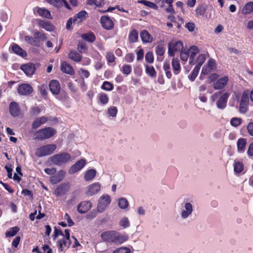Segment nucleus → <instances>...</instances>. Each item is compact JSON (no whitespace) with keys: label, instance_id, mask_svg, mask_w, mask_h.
I'll return each instance as SVG.
<instances>
[{"label":"nucleus","instance_id":"nucleus-1","mask_svg":"<svg viewBox=\"0 0 253 253\" xmlns=\"http://www.w3.org/2000/svg\"><path fill=\"white\" fill-rule=\"evenodd\" d=\"M101 238L103 241L107 243L115 245L122 244L128 239L127 235L121 234L120 233L114 231H107L101 234Z\"/></svg>","mask_w":253,"mask_h":253},{"label":"nucleus","instance_id":"nucleus-2","mask_svg":"<svg viewBox=\"0 0 253 253\" xmlns=\"http://www.w3.org/2000/svg\"><path fill=\"white\" fill-rule=\"evenodd\" d=\"M56 133V130L51 127H46L36 131L34 139L40 141L44 140L52 137Z\"/></svg>","mask_w":253,"mask_h":253},{"label":"nucleus","instance_id":"nucleus-3","mask_svg":"<svg viewBox=\"0 0 253 253\" xmlns=\"http://www.w3.org/2000/svg\"><path fill=\"white\" fill-rule=\"evenodd\" d=\"M49 159L53 164L61 166L71 161V156L68 153L63 152L51 156Z\"/></svg>","mask_w":253,"mask_h":253},{"label":"nucleus","instance_id":"nucleus-4","mask_svg":"<svg viewBox=\"0 0 253 253\" xmlns=\"http://www.w3.org/2000/svg\"><path fill=\"white\" fill-rule=\"evenodd\" d=\"M56 147L54 144L43 145L36 149L35 154L39 157L50 155L54 152Z\"/></svg>","mask_w":253,"mask_h":253},{"label":"nucleus","instance_id":"nucleus-5","mask_svg":"<svg viewBox=\"0 0 253 253\" xmlns=\"http://www.w3.org/2000/svg\"><path fill=\"white\" fill-rule=\"evenodd\" d=\"M183 48V42L180 41L172 40L168 45V54L174 56L176 52L181 51Z\"/></svg>","mask_w":253,"mask_h":253},{"label":"nucleus","instance_id":"nucleus-6","mask_svg":"<svg viewBox=\"0 0 253 253\" xmlns=\"http://www.w3.org/2000/svg\"><path fill=\"white\" fill-rule=\"evenodd\" d=\"M110 197L108 195H103L99 200L97 205V210L100 212H102L111 203Z\"/></svg>","mask_w":253,"mask_h":253},{"label":"nucleus","instance_id":"nucleus-7","mask_svg":"<svg viewBox=\"0 0 253 253\" xmlns=\"http://www.w3.org/2000/svg\"><path fill=\"white\" fill-rule=\"evenodd\" d=\"M249 101V95L248 93L244 92L242 94L240 103L239 111L240 113H245L248 111Z\"/></svg>","mask_w":253,"mask_h":253},{"label":"nucleus","instance_id":"nucleus-8","mask_svg":"<svg viewBox=\"0 0 253 253\" xmlns=\"http://www.w3.org/2000/svg\"><path fill=\"white\" fill-rule=\"evenodd\" d=\"M86 162L84 159H81L78 161L74 165L71 166L69 169L70 173H74L79 172L86 165Z\"/></svg>","mask_w":253,"mask_h":253},{"label":"nucleus","instance_id":"nucleus-9","mask_svg":"<svg viewBox=\"0 0 253 253\" xmlns=\"http://www.w3.org/2000/svg\"><path fill=\"white\" fill-rule=\"evenodd\" d=\"M17 91L20 95H27L33 92V89L29 84H24L19 86Z\"/></svg>","mask_w":253,"mask_h":253},{"label":"nucleus","instance_id":"nucleus-10","mask_svg":"<svg viewBox=\"0 0 253 253\" xmlns=\"http://www.w3.org/2000/svg\"><path fill=\"white\" fill-rule=\"evenodd\" d=\"M100 22L103 28L107 30L112 29L114 27V23L108 16H103L101 17Z\"/></svg>","mask_w":253,"mask_h":253},{"label":"nucleus","instance_id":"nucleus-11","mask_svg":"<svg viewBox=\"0 0 253 253\" xmlns=\"http://www.w3.org/2000/svg\"><path fill=\"white\" fill-rule=\"evenodd\" d=\"M229 96V94L228 93H224L222 94L216 102V106L218 109H223L226 107Z\"/></svg>","mask_w":253,"mask_h":253},{"label":"nucleus","instance_id":"nucleus-12","mask_svg":"<svg viewBox=\"0 0 253 253\" xmlns=\"http://www.w3.org/2000/svg\"><path fill=\"white\" fill-rule=\"evenodd\" d=\"M71 240H67L66 238H63L59 240L57 242V246L58 247V251L62 252L65 248H69L71 244Z\"/></svg>","mask_w":253,"mask_h":253},{"label":"nucleus","instance_id":"nucleus-13","mask_svg":"<svg viewBox=\"0 0 253 253\" xmlns=\"http://www.w3.org/2000/svg\"><path fill=\"white\" fill-rule=\"evenodd\" d=\"M228 80V77L227 76L219 79L213 84V88L215 89H220L224 88L227 84Z\"/></svg>","mask_w":253,"mask_h":253},{"label":"nucleus","instance_id":"nucleus-14","mask_svg":"<svg viewBox=\"0 0 253 253\" xmlns=\"http://www.w3.org/2000/svg\"><path fill=\"white\" fill-rule=\"evenodd\" d=\"M9 109L10 114L13 117H17L20 114V107L16 102H11L10 103Z\"/></svg>","mask_w":253,"mask_h":253},{"label":"nucleus","instance_id":"nucleus-15","mask_svg":"<svg viewBox=\"0 0 253 253\" xmlns=\"http://www.w3.org/2000/svg\"><path fill=\"white\" fill-rule=\"evenodd\" d=\"M91 208V204L88 201H83L77 207V211L81 213L86 212Z\"/></svg>","mask_w":253,"mask_h":253},{"label":"nucleus","instance_id":"nucleus-16","mask_svg":"<svg viewBox=\"0 0 253 253\" xmlns=\"http://www.w3.org/2000/svg\"><path fill=\"white\" fill-rule=\"evenodd\" d=\"M21 69L27 76L32 75L35 71V65L32 63L23 65L21 66Z\"/></svg>","mask_w":253,"mask_h":253},{"label":"nucleus","instance_id":"nucleus-17","mask_svg":"<svg viewBox=\"0 0 253 253\" xmlns=\"http://www.w3.org/2000/svg\"><path fill=\"white\" fill-rule=\"evenodd\" d=\"M69 190V186L67 184L63 183L58 186L54 191V193L57 196H61L65 195Z\"/></svg>","mask_w":253,"mask_h":253},{"label":"nucleus","instance_id":"nucleus-18","mask_svg":"<svg viewBox=\"0 0 253 253\" xmlns=\"http://www.w3.org/2000/svg\"><path fill=\"white\" fill-rule=\"evenodd\" d=\"M49 87L50 91L54 94H58L60 91V85L56 80H52L50 82Z\"/></svg>","mask_w":253,"mask_h":253},{"label":"nucleus","instance_id":"nucleus-19","mask_svg":"<svg viewBox=\"0 0 253 253\" xmlns=\"http://www.w3.org/2000/svg\"><path fill=\"white\" fill-rule=\"evenodd\" d=\"M199 50L196 46H192L189 49V64L194 65L196 63L195 61V56L199 52Z\"/></svg>","mask_w":253,"mask_h":253},{"label":"nucleus","instance_id":"nucleus-20","mask_svg":"<svg viewBox=\"0 0 253 253\" xmlns=\"http://www.w3.org/2000/svg\"><path fill=\"white\" fill-rule=\"evenodd\" d=\"M38 26L47 31H52L54 29V27L49 22L38 19Z\"/></svg>","mask_w":253,"mask_h":253},{"label":"nucleus","instance_id":"nucleus-21","mask_svg":"<svg viewBox=\"0 0 253 253\" xmlns=\"http://www.w3.org/2000/svg\"><path fill=\"white\" fill-rule=\"evenodd\" d=\"M48 121V118L45 116H42L36 119L32 125V128L36 129L42 125L45 124Z\"/></svg>","mask_w":253,"mask_h":253},{"label":"nucleus","instance_id":"nucleus-22","mask_svg":"<svg viewBox=\"0 0 253 253\" xmlns=\"http://www.w3.org/2000/svg\"><path fill=\"white\" fill-rule=\"evenodd\" d=\"M142 41L144 43H150L153 41V37L146 30H143L140 34Z\"/></svg>","mask_w":253,"mask_h":253},{"label":"nucleus","instance_id":"nucleus-23","mask_svg":"<svg viewBox=\"0 0 253 253\" xmlns=\"http://www.w3.org/2000/svg\"><path fill=\"white\" fill-rule=\"evenodd\" d=\"M62 71L66 74L72 75L74 74V70L72 67L66 62H63L61 64Z\"/></svg>","mask_w":253,"mask_h":253},{"label":"nucleus","instance_id":"nucleus-24","mask_svg":"<svg viewBox=\"0 0 253 253\" xmlns=\"http://www.w3.org/2000/svg\"><path fill=\"white\" fill-rule=\"evenodd\" d=\"M68 57L72 61L79 62L82 60V55L81 53L77 52L76 50H71L68 54Z\"/></svg>","mask_w":253,"mask_h":253},{"label":"nucleus","instance_id":"nucleus-25","mask_svg":"<svg viewBox=\"0 0 253 253\" xmlns=\"http://www.w3.org/2000/svg\"><path fill=\"white\" fill-rule=\"evenodd\" d=\"M87 13L84 10H82L76 14L73 17L74 23H79L85 19Z\"/></svg>","mask_w":253,"mask_h":253},{"label":"nucleus","instance_id":"nucleus-26","mask_svg":"<svg viewBox=\"0 0 253 253\" xmlns=\"http://www.w3.org/2000/svg\"><path fill=\"white\" fill-rule=\"evenodd\" d=\"M11 50L16 54L22 57H25L27 55L26 51L16 44H14L11 46Z\"/></svg>","mask_w":253,"mask_h":253},{"label":"nucleus","instance_id":"nucleus-27","mask_svg":"<svg viewBox=\"0 0 253 253\" xmlns=\"http://www.w3.org/2000/svg\"><path fill=\"white\" fill-rule=\"evenodd\" d=\"M37 12L41 17L46 18H50L51 17L50 11L44 8L37 7Z\"/></svg>","mask_w":253,"mask_h":253},{"label":"nucleus","instance_id":"nucleus-28","mask_svg":"<svg viewBox=\"0 0 253 253\" xmlns=\"http://www.w3.org/2000/svg\"><path fill=\"white\" fill-rule=\"evenodd\" d=\"M253 11V1H250L247 3L243 8L242 10V14L247 15L252 13Z\"/></svg>","mask_w":253,"mask_h":253},{"label":"nucleus","instance_id":"nucleus-29","mask_svg":"<svg viewBox=\"0 0 253 253\" xmlns=\"http://www.w3.org/2000/svg\"><path fill=\"white\" fill-rule=\"evenodd\" d=\"M171 64L174 74L177 75L181 70L180 65L178 59L177 58H173L172 60Z\"/></svg>","mask_w":253,"mask_h":253},{"label":"nucleus","instance_id":"nucleus-30","mask_svg":"<svg viewBox=\"0 0 253 253\" xmlns=\"http://www.w3.org/2000/svg\"><path fill=\"white\" fill-rule=\"evenodd\" d=\"M25 41L28 43L34 45V46H39L40 42L37 39L36 36L32 37L29 36L25 37Z\"/></svg>","mask_w":253,"mask_h":253},{"label":"nucleus","instance_id":"nucleus-31","mask_svg":"<svg viewBox=\"0 0 253 253\" xmlns=\"http://www.w3.org/2000/svg\"><path fill=\"white\" fill-rule=\"evenodd\" d=\"M20 228L18 226H14L10 228L9 230H7L5 233L6 238L14 237L19 231Z\"/></svg>","mask_w":253,"mask_h":253},{"label":"nucleus","instance_id":"nucleus-32","mask_svg":"<svg viewBox=\"0 0 253 253\" xmlns=\"http://www.w3.org/2000/svg\"><path fill=\"white\" fill-rule=\"evenodd\" d=\"M186 211L182 212L181 216L183 218L187 217L192 211V206L190 203H186L185 205Z\"/></svg>","mask_w":253,"mask_h":253},{"label":"nucleus","instance_id":"nucleus-33","mask_svg":"<svg viewBox=\"0 0 253 253\" xmlns=\"http://www.w3.org/2000/svg\"><path fill=\"white\" fill-rule=\"evenodd\" d=\"M246 144L247 142L245 139H239L237 144L238 151L240 152H243L244 151Z\"/></svg>","mask_w":253,"mask_h":253},{"label":"nucleus","instance_id":"nucleus-34","mask_svg":"<svg viewBox=\"0 0 253 253\" xmlns=\"http://www.w3.org/2000/svg\"><path fill=\"white\" fill-rule=\"evenodd\" d=\"M207 11V7L204 5H199L195 10L196 15L197 17L204 16Z\"/></svg>","mask_w":253,"mask_h":253},{"label":"nucleus","instance_id":"nucleus-35","mask_svg":"<svg viewBox=\"0 0 253 253\" xmlns=\"http://www.w3.org/2000/svg\"><path fill=\"white\" fill-rule=\"evenodd\" d=\"M129 41L131 42H136L138 38V32L136 30L131 31L128 36Z\"/></svg>","mask_w":253,"mask_h":253},{"label":"nucleus","instance_id":"nucleus-36","mask_svg":"<svg viewBox=\"0 0 253 253\" xmlns=\"http://www.w3.org/2000/svg\"><path fill=\"white\" fill-rule=\"evenodd\" d=\"M100 189V186L98 183H94L89 186L88 192L91 194H94Z\"/></svg>","mask_w":253,"mask_h":253},{"label":"nucleus","instance_id":"nucleus-37","mask_svg":"<svg viewBox=\"0 0 253 253\" xmlns=\"http://www.w3.org/2000/svg\"><path fill=\"white\" fill-rule=\"evenodd\" d=\"M146 73L151 77H155L156 76V72L154 67L151 65H145Z\"/></svg>","mask_w":253,"mask_h":253},{"label":"nucleus","instance_id":"nucleus-38","mask_svg":"<svg viewBox=\"0 0 253 253\" xmlns=\"http://www.w3.org/2000/svg\"><path fill=\"white\" fill-rule=\"evenodd\" d=\"M64 175H52L50 177V181L52 184L60 182L64 178Z\"/></svg>","mask_w":253,"mask_h":253},{"label":"nucleus","instance_id":"nucleus-39","mask_svg":"<svg viewBox=\"0 0 253 253\" xmlns=\"http://www.w3.org/2000/svg\"><path fill=\"white\" fill-rule=\"evenodd\" d=\"M82 38L85 41L90 42H94L95 40V36L92 33L83 34Z\"/></svg>","mask_w":253,"mask_h":253},{"label":"nucleus","instance_id":"nucleus-40","mask_svg":"<svg viewBox=\"0 0 253 253\" xmlns=\"http://www.w3.org/2000/svg\"><path fill=\"white\" fill-rule=\"evenodd\" d=\"M118 206L122 209H126L128 206L127 200L125 198H121L118 201Z\"/></svg>","mask_w":253,"mask_h":253},{"label":"nucleus","instance_id":"nucleus-41","mask_svg":"<svg viewBox=\"0 0 253 253\" xmlns=\"http://www.w3.org/2000/svg\"><path fill=\"white\" fill-rule=\"evenodd\" d=\"M87 3L88 5H95L96 7H100L104 4V0H88Z\"/></svg>","mask_w":253,"mask_h":253},{"label":"nucleus","instance_id":"nucleus-42","mask_svg":"<svg viewBox=\"0 0 253 253\" xmlns=\"http://www.w3.org/2000/svg\"><path fill=\"white\" fill-rule=\"evenodd\" d=\"M206 55L204 54H200L197 60H196V63H197V65L195 67H199V69H200L201 66L204 63L206 60Z\"/></svg>","mask_w":253,"mask_h":253},{"label":"nucleus","instance_id":"nucleus-43","mask_svg":"<svg viewBox=\"0 0 253 253\" xmlns=\"http://www.w3.org/2000/svg\"><path fill=\"white\" fill-rule=\"evenodd\" d=\"M200 69L198 67H195L191 74L188 76V78L191 82H193L197 77Z\"/></svg>","mask_w":253,"mask_h":253},{"label":"nucleus","instance_id":"nucleus-44","mask_svg":"<svg viewBox=\"0 0 253 253\" xmlns=\"http://www.w3.org/2000/svg\"><path fill=\"white\" fill-rule=\"evenodd\" d=\"M138 2L142 3L143 4H144V5L147 6L151 8H153L154 9H156L157 8V6L156 5V4H155L154 3L152 2L151 1H147L145 0H139L138 1Z\"/></svg>","mask_w":253,"mask_h":253},{"label":"nucleus","instance_id":"nucleus-45","mask_svg":"<svg viewBox=\"0 0 253 253\" xmlns=\"http://www.w3.org/2000/svg\"><path fill=\"white\" fill-rule=\"evenodd\" d=\"M242 122V119L240 118H232L230 120V124L232 126L237 127L239 126Z\"/></svg>","mask_w":253,"mask_h":253},{"label":"nucleus","instance_id":"nucleus-46","mask_svg":"<svg viewBox=\"0 0 253 253\" xmlns=\"http://www.w3.org/2000/svg\"><path fill=\"white\" fill-rule=\"evenodd\" d=\"M165 47L163 44L158 45L156 46L155 52L157 55L163 56L165 53Z\"/></svg>","mask_w":253,"mask_h":253},{"label":"nucleus","instance_id":"nucleus-47","mask_svg":"<svg viewBox=\"0 0 253 253\" xmlns=\"http://www.w3.org/2000/svg\"><path fill=\"white\" fill-rule=\"evenodd\" d=\"M132 70V68L130 65L127 64H124L122 67V71L123 73L126 76L129 75Z\"/></svg>","mask_w":253,"mask_h":253},{"label":"nucleus","instance_id":"nucleus-48","mask_svg":"<svg viewBox=\"0 0 253 253\" xmlns=\"http://www.w3.org/2000/svg\"><path fill=\"white\" fill-rule=\"evenodd\" d=\"M107 111L108 114L112 117H115L118 112L117 108L115 106L110 107Z\"/></svg>","mask_w":253,"mask_h":253},{"label":"nucleus","instance_id":"nucleus-49","mask_svg":"<svg viewBox=\"0 0 253 253\" xmlns=\"http://www.w3.org/2000/svg\"><path fill=\"white\" fill-rule=\"evenodd\" d=\"M130 250L127 247H121L114 250L113 253H130Z\"/></svg>","mask_w":253,"mask_h":253},{"label":"nucleus","instance_id":"nucleus-50","mask_svg":"<svg viewBox=\"0 0 253 253\" xmlns=\"http://www.w3.org/2000/svg\"><path fill=\"white\" fill-rule=\"evenodd\" d=\"M99 98L100 102L103 105L106 104L109 100L107 95L104 93L99 94Z\"/></svg>","mask_w":253,"mask_h":253},{"label":"nucleus","instance_id":"nucleus-51","mask_svg":"<svg viewBox=\"0 0 253 253\" xmlns=\"http://www.w3.org/2000/svg\"><path fill=\"white\" fill-rule=\"evenodd\" d=\"M87 46L86 43L83 42H79L78 45V49L80 53H82L87 50Z\"/></svg>","mask_w":253,"mask_h":253},{"label":"nucleus","instance_id":"nucleus-52","mask_svg":"<svg viewBox=\"0 0 253 253\" xmlns=\"http://www.w3.org/2000/svg\"><path fill=\"white\" fill-rule=\"evenodd\" d=\"M102 88L105 90L110 91L113 89V86L111 83L105 81L102 85Z\"/></svg>","mask_w":253,"mask_h":253},{"label":"nucleus","instance_id":"nucleus-53","mask_svg":"<svg viewBox=\"0 0 253 253\" xmlns=\"http://www.w3.org/2000/svg\"><path fill=\"white\" fill-rule=\"evenodd\" d=\"M34 36H36L37 39L40 41H43L46 39V37L44 34L40 32H36Z\"/></svg>","mask_w":253,"mask_h":253},{"label":"nucleus","instance_id":"nucleus-54","mask_svg":"<svg viewBox=\"0 0 253 253\" xmlns=\"http://www.w3.org/2000/svg\"><path fill=\"white\" fill-rule=\"evenodd\" d=\"M243 169V165L240 162H236L234 165V170L237 173H240Z\"/></svg>","mask_w":253,"mask_h":253},{"label":"nucleus","instance_id":"nucleus-55","mask_svg":"<svg viewBox=\"0 0 253 253\" xmlns=\"http://www.w3.org/2000/svg\"><path fill=\"white\" fill-rule=\"evenodd\" d=\"M145 60L149 63H153L154 56H153V54L152 52L149 51L146 54Z\"/></svg>","mask_w":253,"mask_h":253},{"label":"nucleus","instance_id":"nucleus-56","mask_svg":"<svg viewBox=\"0 0 253 253\" xmlns=\"http://www.w3.org/2000/svg\"><path fill=\"white\" fill-rule=\"evenodd\" d=\"M59 235L64 236V233L59 228H57L56 227H55L54 233L52 235L53 240H55Z\"/></svg>","mask_w":253,"mask_h":253},{"label":"nucleus","instance_id":"nucleus-57","mask_svg":"<svg viewBox=\"0 0 253 253\" xmlns=\"http://www.w3.org/2000/svg\"><path fill=\"white\" fill-rule=\"evenodd\" d=\"M189 57V54L188 51L183 50L180 51V58L182 60L186 61Z\"/></svg>","mask_w":253,"mask_h":253},{"label":"nucleus","instance_id":"nucleus-58","mask_svg":"<svg viewBox=\"0 0 253 253\" xmlns=\"http://www.w3.org/2000/svg\"><path fill=\"white\" fill-rule=\"evenodd\" d=\"M120 225L124 228H126L129 226V222L127 217H124L120 221Z\"/></svg>","mask_w":253,"mask_h":253},{"label":"nucleus","instance_id":"nucleus-59","mask_svg":"<svg viewBox=\"0 0 253 253\" xmlns=\"http://www.w3.org/2000/svg\"><path fill=\"white\" fill-rule=\"evenodd\" d=\"M210 69L212 71L216 68V65L214 60L213 59H210L208 62L207 65Z\"/></svg>","mask_w":253,"mask_h":253},{"label":"nucleus","instance_id":"nucleus-60","mask_svg":"<svg viewBox=\"0 0 253 253\" xmlns=\"http://www.w3.org/2000/svg\"><path fill=\"white\" fill-rule=\"evenodd\" d=\"M21 194L24 196L29 197L30 199H33V194L32 192L28 189H23L21 192Z\"/></svg>","mask_w":253,"mask_h":253},{"label":"nucleus","instance_id":"nucleus-61","mask_svg":"<svg viewBox=\"0 0 253 253\" xmlns=\"http://www.w3.org/2000/svg\"><path fill=\"white\" fill-rule=\"evenodd\" d=\"M49 3L56 7H60L62 5V2L60 0H45Z\"/></svg>","mask_w":253,"mask_h":253},{"label":"nucleus","instance_id":"nucleus-62","mask_svg":"<svg viewBox=\"0 0 253 253\" xmlns=\"http://www.w3.org/2000/svg\"><path fill=\"white\" fill-rule=\"evenodd\" d=\"M64 219L67 220L68 226L71 227L74 225V222L72 220L71 217L67 213L65 214Z\"/></svg>","mask_w":253,"mask_h":253},{"label":"nucleus","instance_id":"nucleus-63","mask_svg":"<svg viewBox=\"0 0 253 253\" xmlns=\"http://www.w3.org/2000/svg\"><path fill=\"white\" fill-rule=\"evenodd\" d=\"M106 57L107 61L109 63H113L115 58L114 54L110 52L107 53Z\"/></svg>","mask_w":253,"mask_h":253},{"label":"nucleus","instance_id":"nucleus-64","mask_svg":"<svg viewBox=\"0 0 253 253\" xmlns=\"http://www.w3.org/2000/svg\"><path fill=\"white\" fill-rule=\"evenodd\" d=\"M46 86L45 84H41L38 86L39 90L40 91L41 94L42 96H44L46 94Z\"/></svg>","mask_w":253,"mask_h":253}]
</instances>
